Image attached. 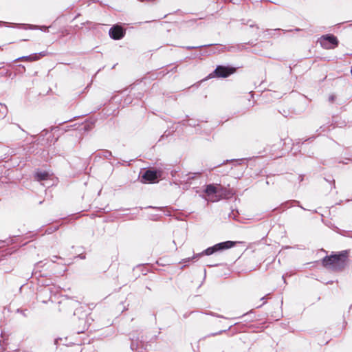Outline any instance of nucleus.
I'll use <instances>...</instances> for the list:
<instances>
[{
    "label": "nucleus",
    "mask_w": 352,
    "mask_h": 352,
    "mask_svg": "<svg viewBox=\"0 0 352 352\" xmlns=\"http://www.w3.org/2000/svg\"><path fill=\"white\" fill-rule=\"evenodd\" d=\"M206 193L208 199L212 201H217L219 199V197L217 195V188L212 185H208L206 187Z\"/></svg>",
    "instance_id": "423d86ee"
},
{
    "label": "nucleus",
    "mask_w": 352,
    "mask_h": 352,
    "mask_svg": "<svg viewBox=\"0 0 352 352\" xmlns=\"http://www.w3.org/2000/svg\"><path fill=\"white\" fill-rule=\"evenodd\" d=\"M40 177H41V179H43L45 178L46 174L45 173L41 174Z\"/></svg>",
    "instance_id": "6e6552de"
},
{
    "label": "nucleus",
    "mask_w": 352,
    "mask_h": 352,
    "mask_svg": "<svg viewBox=\"0 0 352 352\" xmlns=\"http://www.w3.org/2000/svg\"><path fill=\"white\" fill-rule=\"evenodd\" d=\"M234 244H235V242L230 241H226V242H222V243L216 244L212 247L207 248L204 251V254L206 255H210L215 252L231 248L232 247L234 246Z\"/></svg>",
    "instance_id": "f03ea898"
},
{
    "label": "nucleus",
    "mask_w": 352,
    "mask_h": 352,
    "mask_svg": "<svg viewBox=\"0 0 352 352\" xmlns=\"http://www.w3.org/2000/svg\"><path fill=\"white\" fill-rule=\"evenodd\" d=\"M109 34L113 39H120L124 35L123 29L120 26H114L110 29Z\"/></svg>",
    "instance_id": "0eeeda50"
},
{
    "label": "nucleus",
    "mask_w": 352,
    "mask_h": 352,
    "mask_svg": "<svg viewBox=\"0 0 352 352\" xmlns=\"http://www.w3.org/2000/svg\"><path fill=\"white\" fill-rule=\"evenodd\" d=\"M235 69L229 67L219 66L215 69V75L218 77L226 78L234 73Z\"/></svg>",
    "instance_id": "39448f33"
},
{
    "label": "nucleus",
    "mask_w": 352,
    "mask_h": 352,
    "mask_svg": "<svg viewBox=\"0 0 352 352\" xmlns=\"http://www.w3.org/2000/svg\"><path fill=\"white\" fill-rule=\"evenodd\" d=\"M160 175V171L148 170L142 176V181L145 183L155 182Z\"/></svg>",
    "instance_id": "20e7f679"
},
{
    "label": "nucleus",
    "mask_w": 352,
    "mask_h": 352,
    "mask_svg": "<svg viewBox=\"0 0 352 352\" xmlns=\"http://www.w3.org/2000/svg\"><path fill=\"white\" fill-rule=\"evenodd\" d=\"M320 43L325 49H333L338 45V41L335 36L327 35L320 38Z\"/></svg>",
    "instance_id": "7ed1b4c3"
},
{
    "label": "nucleus",
    "mask_w": 352,
    "mask_h": 352,
    "mask_svg": "<svg viewBox=\"0 0 352 352\" xmlns=\"http://www.w3.org/2000/svg\"><path fill=\"white\" fill-rule=\"evenodd\" d=\"M346 258V254L341 253L340 254H335L328 258H325L323 263L325 266L340 267L344 263Z\"/></svg>",
    "instance_id": "f257e3e1"
}]
</instances>
